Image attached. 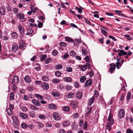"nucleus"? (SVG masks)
I'll return each instance as SVG.
<instances>
[{
    "label": "nucleus",
    "mask_w": 133,
    "mask_h": 133,
    "mask_svg": "<svg viewBox=\"0 0 133 133\" xmlns=\"http://www.w3.org/2000/svg\"><path fill=\"white\" fill-rule=\"evenodd\" d=\"M108 121L107 129L110 131L111 130V126L114 123V119L113 118V115L112 114H109L108 119Z\"/></svg>",
    "instance_id": "obj_1"
},
{
    "label": "nucleus",
    "mask_w": 133,
    "mask_h": 133,
    "mask_svg": "<svg viewBox=\"0 0 133 133\" xmlns=\"http://www.w3.org/2000/svg\"><path fill=\"white\" fill-rule=\"evenodd\" d=\"M12 118L13 121V125L15 128H17L18 127L19 123L18 118L16 116H14L12 117Z\"/></svg>",
    "instance_id": "obj_2"
},
{
    "label": "nucleus",
    "mask_w": 133,
    "mask_h": 133,
    "mask_svg": "<svg viewBox=\"0 0 133 133\" xmlns=\"http://www.w3.org/2000/svg\"><path fill=\"white\" fill-rule=\"evenodd\" d=\"M10 78H9L8 82L10 84H13L14 83H17L19 81V78L18 77L16 76H14L13 78V80H12L11 81V79H10Z\"/></svg>",
    "instance_id": "obj_3"
},
{
    "label": "nucleus",
    "mask_w": 133,
    "mask_h": 133,
    "mask_svg": "<svg viewBox=\"0 0 133 133\" xmlns=\"http://www.w3.org/2000/svg\"><path fill=\"white\" fill-rule=\"evenodd\" d=\"M10 108H6V110L7 111L8 114L11 116L12 114V110H13L14 108V106L13 104H10L9 105Z\"/></svg>",
    "instance_id": "obj_4"
},
{
    "label": "nucleus",
    "mask_w": 133,
    "mask_h": 133,
    "mask_svg": "<svg viewBox=\"0 0 133 133\" xmlns=\"http://www.w3.org/2000/svg\"><path fill=\"white\" fill-rule=\"evenodd\" d=\"M54 119L56 121L59 120L61 119V116L58 113L54 112L53 114Z\"/></svg>",
    "instance_id": "obj_5"
},
{
    "label": "nucleus",
    "mask_w": 133,
    "mask_h": 133,
    "mask_svg": "<svg viewBox=\"0 0 133 133\" xmlns=\"http://www.w3.org/2000/svg\"><path fill=\"white\" fill-rule=\"evenodd\" d=\"M124 109H121L119 111L118 117L120 119L123 118L124 117Z\"/></svg>",
    "instance_id": "obj_6"
},
{
    "label": "nucleus",
    "mask_w": 133,
    "mask_h": 133,
    "mask_svg": "<svg viewBox=\"0 0 133 133\" xmlns=\"http://www.w3.org/2000/svg\"><path fill=\"white\" fill-rule=\"evenodd\" d=\"M110 68H109V72L112 73L114 71L116 65L114 63H111L109 65Z\"/></svg>",
    "instance_id": "obj_7"
},
{
    "label": "nucleus",
    "mask_w": 133,
    "mask_h": 133,
    "mask_svg": "<svg viewBox=\"0 0 133 133\" xmlns=\"http://www.w3.org/2000/svg\"><path fill=\"white\" fill-rule=\"evenodd\" d=\"M17 27L20 34L22 35H23L24 34V30L22 25L21 24L19 25Z\"/></svg>",
    "instance_id": "obj_8"
},
{
    "label": "nucleus",
    "mask_w": 133,
    "mask_h": 133,
    "mask_svg": "<svg viewBox=\"0 0 133 133\" xmlns=\"http://www.w3.org/2000/svg\"><path fill=\"white\" fill-rule=\"evenodd\" d=\"M71 107L74 109H76L78 106V102L76 100H74L70 103Z\"/></svg>",
    "instance_id": "obj_9"
},
{
    "label": "nucleus",
    "mask_w": 133,
    "mask_h": 133,
    "mask_svg": "<svg viewBox=\"0 0 133 133\" xmlns=\"http://www.w3.org/2000/svg\"><path fill=\"white\" fill-rule=\"evenodd\" d=\"M41 86L42 88L44 90H47L49 88V86L48 84L45 82L42 83Z\"/></svg>",
    "instance_id": "obj_10"
},
{
    "label": "nucleus",
    "mask_w": 133,
    "mask_h": 133,
    "mask_svg": "<svg viewBox=\"0 0 133 133\" xmlns=\"http://www.w3.org/2000/svg\"><path fill=\"white\" fill-rule=\"evenodd\" d=\"M92 80L89 79L86 81L84 85L86 87H89L92 84Z\"/></svg>",
    "instance_id": "obj_11"
},
{
    "label": "nucleus",
    "mask_w": 133,
    "mask_h": 133,
    "mask_svg": "<svg viewBox=\"0 0 133 133\" xmlns=\"http://www.w3.org/2000/svg\"><path fill=\"white\" fill-rule=\"evenodd\" d=\"M32 102L36 106H40L41 105L39 101L35 99H33L32 101Z\"/></svg>",
    "instance_id": "obj_12"
},
{
    "label": "nucleus",
    "mask_w": 133,
    "mask_h": 133,
    "mask_svg": "<svg viewBox=\"0 0 133 133\" xmlns=\"http://www.w3.org/2000/svg\"><path fill=\"white\" fill-rule=\"evenodd\" d=\"M20 116L23 119H26L28 117V115L26 114L21 112L19 113Z\"/></svg>",
    "instance_id": "obj_13"
},
{
    "label": "nucleus",
    "mask_w": 133,
    "mask_h": 133,
    "mask_svg": "<svg viewBox=\"0 0 133 133\" xmlns=\"http://www.w3.org/2000/svg\"><path fill=\"white\" fill-rule=\"evenodd\" d=\"M17 18L20 19H23L24 18V14L21 12L18 13L17 15Z\"/></svg>",
    "instance_id": "obj_14"
},
{
    "label": "nucleus",
    "mask_w": 133,
    "mask_h": 133,
    "mask_svg": "<svg viewBox=\"0 0 133 133\" xmlns=\"http://www.w3.org/2000/svg\"><path fill=\"white\" fill-rule=\"evenodd\" d=\"M25 81L27 83H29L31 81V79L30 77L28 75L26 76L24 78Z\"/></svg>",
    "instance_id": "obj_15"
},
{
    "label": "nucleus",
    "mask_w": 133,
    "mask_h": 133,
    "mask_svg": "<svg viewBox=\"0 0 133 133\" xmlns=\"http://www.w3.org/2000/svg\"><path fill=\"white\" fill-rule=\"evenodd\" d=\"M82 96V93L78 91L76 94V97L78 99H80L81 98Z\"/></svg>",
    "instance_id": "obj_16"
},
{
    "label": "nucleus",
    "mask_w": 133,
    "mask_h": 133,
    "mask_svg": "<svg viewBox=\"0 0 133 133\" xmlns=\"http://www.w3.org/2000/svg\"><path fill=\"white\" fill-rule=\"evenodd\" d=\"M48 107L51 109H55L57 108V107L55 105L52 104H49L48 106Z\"/></svg>",
    "instance_id": "obj_17"
},
{
    "label": "nucleus",
    "mask_w": 133,
    "mask_h": 133,
    "mask_svg": "<svg viewBox=\"0 0 133 133\" xmlns=\"http://www.w3.org/2000/svg\"><path fill=\"white\" fill-rule=\"evenodd\" d=\"M95 100V98L94 97H92L91 98L89 99L88 104L89 106H91L94 102Z\"/></svg>",
    "instance_id": "obj_18"
},
{
    "label": "nucleus",
    "mask_w": 133,
    "mask_h": 133,
    "mask_svg": "<svg viewBox=\"0 0 133 133\" xmlns=\"http://www.w3.org/2000/svg\"><path fill=\"white\" fill-rule=\"evenodd\" d=\"M119 52L118 53V55L121 56L123 55H126L127 54V52H126L122 50H119Z\"/></svg>",
    "instance_id": "obj_19"
},
{
    "label": "nucleus",
    "mask_w": 133,
    "mask_h": 133,
    "mask_svg": "<svg viewBox=\"0 0 133 133\" xmlns=\"http://www.w3.org/2000/svg\"><path fill=\"white\" fill-rule=\"evenodd\" d=\"M18 48V45L17 44H13L12 46V50L14 52H15L17 50Z\"/></svg>",
    "instance_id": "obj_20"
},
{
    "label": "nucleus",
    "mask_w": 133,
    "mask_h": 133,
    "mask_svg": "<svg viewBox=\"0 0 133 133\" xmlns=\"http://www.w3.org/2000/svg\"><path fill=\"white\" fill-rule=\"evenodd\" d=\"M92 107H88L87 110V112L85 114V116H88V115L91 113L92 111Z\"/></svg>",
    "instance_id": "obj_21"
},
{
    "label": "nucleus",
    "mask_w": 133,
    "mask_h": 133,
    "mask_svg": "<svg viewBox=\"0 0 133 133\" xmlns=\"http://www.w3.org/2000/svg\"><path fill=\"white\" fill-rule=\"evenodd\" d=\"M25 45V44L24 41H21L19 42L20 48L21 49H23L24 48Z\"/></svg>",
    "instance_id": "obj_22"
},
{
    "label": "nucleus",
    "mask_w": 133,
    "mask_h": 133,
    "mask_svg": "<svg viewBox=\"0 0 133 133\" xmlns=\"http://www.w3.org/2000/svg\"><path fill=\"white\" fill-rule=\"evenodd\" d=\"M5 13V11L3 7H1L0 8V17L1 16V15H4Z\"/></svg>",
    "instance_id": "obj_23"
},
{
    "label": "nucleus",
    "mask_w": 133,
    "mask_h": 133,
    "mask_svg": "<svg viewBox=\"0 0 133 133\" xmlns=\"http://www.w3.org/2000/svg\"><path fill=\"white\" fill-rule=\"evenodd\" d=\"M35 96L36 98L39 100H43L44 98L42 96L38 94H35Z\"/></svg>",
    "instance_id": "obj_24"
},
{
    "label": "nucleus",
    "mask_w": 133,
    "mask_h": 133,
    "mask_svg": "<svg viewBox=\"0 0 133 133\" xmlns=\"http://www.w3.org/2000/svg\"><path fill=\"white\" fill-rule=\"evenodd\" d=\"M120 59H118L117 58V59L118 62L116 63V64L117 68L118 69H119L121 67L122 65V64H121L119 62Z\"/></svg>",
    "instance_id": "obj_25"
},
{
    "label": "nucleus",
    "mask_w": 133,
    "mask_h": 133,
    "mask_svg": "<svg viewBox=\"0 0 133 133\" xmlns=\"http://www.w3.org/2000/svg\"><path fill=\"white\" fill-rule=\"evenodd\" d=\"M65 40L66 41H67L69 42H74L73 40L71 38L66 37H65Z\"/></svg>",
    "instance_id": "obj_26"
},
{
    "label": "nucleus",
    "mask_w": 133,
    "mask_h": 133,
    "mask_svg": "<svg viewBox=\"0 0 133 133\" xmlns=\"http://www.w3.org/2000/svg\"><path fill=\"white\" fill-rule=\"evenodd\" d=\"M63 79L65 81L68 82H71L72 81V78L70 77H65L63 78Z\"/></svg>",
    "instance_id": "obj_27"
},
{
    "label": "nucleus",
    "mask_w": 133,
    "mask_h": 133,
    "mask_svg": "<svg viewBox=\"0 0 133 133\" xmlns=\"http://www.w3.org/2000/svg\"><path fill=\"white\" fill-rule=\"evenodd\" d=\"M79 68H80L82 71H85L86 69V66L85 65H83V66L82 65H79Z\"/></svg>",
    "instance_id": "obj_28"
},
{
    "label": "nucleus",
    "mask_w": 133,
    "mask_h": 133,
    "mask_svg": "<svg viewBox=\"0 0 133 133\" xmlns=\"http://www.w3.org/2000/svg\"><path fill=\"white\" fill-rule=\"evenodd\" d=\"M14 94L13 92H10L9 96V98L10 100H12L14 99Z\"/></svg>",
    "instance_id": "obj_29"
},
{
    "label": "nucleus",
    "mask_w": 133,
    "mask_h": 133,
    "mask_svg": "<svg viewBox=\"0 0 133 133\" xmlns=\"http://www.w3.org/2000/svg\"><path fill=\"white\" fill-rule=\"evenodd\" d=\"M30 107L31 109L34 110H38L39 109L38 108H37V107L32 105H30Z\"/></svg>",
    "instance_id": "obj_30"
},
{
    "label": "nucleus",
    "mask_w": 133,
    "mask_h": 133,
    "mask_svg": "<svg viewBox=\"0 0 133 133\" xmlns=\"http://www.w3.org/2000/svg\"><path fill=\"white\" fill-rule=\"evenodd\" d=\"M52 95L55 97H58L60 95L59 92L57 91L52 92Z\"/></svg>",
    "instance_id": "obj_31"
},
{
    "label": "nucleus",
    "mask_w": 133,
    "mask_h": 133,
    "mask_svg": "<svg viewBox=\"0 0 133 133\" xmlns=\"http://www.w3.org/2000/svg\"><path fill=\"white\" fill-rule=\"evenodd\" d=\"M11 36L14 38L16 39L18 37V35L16 32H14L11 34Z\"/></svg>",
    "instance_id": "obj_32"
},
{
    "label": "nucleus",
    "mask_w": 133,
    "mask_h": 133,
    "mask_svg": "<svg viewBox=\"0 0 133 133\" xmlns=\"http://www.w3.org/2000/svg\"><path fill=\"white\" fill-rule=\"evenodd\" d=\"M60 82V79L55 78L53 79L52 80V82L54 83H59Z\"/></svg>",
    "instance_id": "obj_33"
},
{
    "label": "nucleus",
    "mask_w": 133,
    "mask_h": 133,
    "mask_svg": "<svg viewBox=\"0 0 133 133\" xmlns=\"http://www.w3.org/2000/svg\"><path fill=\"white\" fill-rule=\"evenodd\" d=\"M86 78L85 76H82L80 78V82L82 83L84 82L86 80Z\"/></svg>",
    "instance_id": "obj_34"
},
{
    "label": "nucleus",
    "mask_w": 133,
    "mask_h": 133,
    "mask_svg": "<svg viewBox=\"0 0 133 133\" xmlns=\"http://www.w3.org/2000/svg\"><path fill=\"white\" fill-rule=\"evenodd\" d=\"M62 109L63 110L65 111H68L70 110L69 107L67 106L63 107L62 108Z\"/></svg>",
    "instance_id": "obj_35"
},
{
    "label": "nucleus",
    "mask_w": 133,
    "mask_h": 133,
    "mask_svg": "<svg viewBox=\"0 0 133 133\" xmlns=\"http://www.w3.org/2000/svg\"><path fill=\"white\" fill-rule=\"evenodd\" d=\"M99 95V93L98 91L96 90H95L94 91V97H97Z\"/></svg>",
    "instance_id": "obj_36"
},
{
    "label": "nucleus",
    "mask_w": 133,
    "mask_h": 133,
    "mask_svg": "<svg viewBox=\"0 0 133 133\" xmlns=\"http://www.w3.org/2000/svg\"><path fill=\"white\" fill-rule=\"evenodd\" d=\"M63 67L62 65L59 64L56 65L55 66V69L57 70H59L62 69Z\"/></svg>",
    "instance_id": "obj_37"
},
{
    "label": "nucleus",
    "mask_w": 133,
    "mask_h": 133,
    "mask_svg": "<svg viewBox=\"0 0 133 133\" xmlns=\"http://www.w3.org/2000/svg\"><path fill=\"white\" fill-rule=\"evenodd\" d=\"M72 127L74 130L78 128L77 125L76 124L75 122H74L72 123Z\"/></svg>",
    "instance_id": "obj_38"
},
{
    "label": "nucleus",
    "mask_w": 133,
    "mask_h": 133,
    "mask_svg": "<svg viewBox=\"0 0 133 133\" xmlns=\"http://www.w3.org/2000/svg\"><path fill=\"white\" fill-rule=\"evenodd\" d=\"M33 32V31L31 29H29L28 30V32L26 33L27 35H31Z\"/></svg>",
    "instance_id": "obj_39"
},
{
    "label": "nucleus",
    "mask_w": 133,
    "mask_h": 133,
    "mask_svg": "<svg viewBox=\"0 0 133 133\" xmlns=\"http://www.w3.org/2000/svg\"><path fill=\"white\" fill-rule=\"evenodd\" d=\"M131 96V94L130 92H129L127 94L126 99L127 101H129L130 99Z\"/></svg>",
    "instance_id": "obj_40"
},
{
    "label": "nucleus",
    "mask_w": 133,
    "mask_h": 133,
    "mask_svg": "<svg viewBox=\"0 0 133 133\" xmlns=\"http://www.w3.org/2000/svg\"><path fill=\"white\" fill-rule=\"evenodd\" d=\"M47 56L45 55H42L41 56V60L43 61L47 58Z\"/></svg>",
    "instance_id": "obj_41"
},
{
    "label": "nucleus",
    "mask_w": 133,
    "mask_h": 133,
    "mask_svg": "<svg viewBox=\"0 0 133 133\" xmlns=\"http://www.w3.org/2000/svg\"><path fill=\"white\" fill-rule=\"evenodd\" d=\"M79 116V115L78 113H75L72 116V117L74 119L78 118Z\"/></svg>",
    "instance_id": "obj_42"
},
{
    "label": "nucleus",
    "mask_w": 133,
    "mask_h": 133,
    "mask_svg": "<svg viewBox=\"0 0 133 133\" xmlns=\"http://www.w3.org/2000/svg\"><path fill=\"white\" fill-rule=\"evenodd\" d=\"M75 95V94L73 93H70L68 95V98H71Z\"/></svg>",
    "instance_id": "obj_43"
},
{
    "label": "nucleus",
    "mask_w": 133,
    "mask_h": 133,
    "mask_svg": "<svg viewBox=\"0 0 133 133\" xmlns=\"http://www.w3.org/2000/svg\"><path fill=\"white\" fill-rule=\"evenodd\" d=\"M62 74V73L59 71H58L56 72L55 73V75L56 76L58 77H60Z\"/></svg>",
    "instance_id": "obj_44"
},
{
    "label": "nucleus",
    "mask_w": 133,
    "mask_h": 133,
    "mask_svg": "<svg viewBox=\"0 0 133 133\" xmlns=\"http://www.w3.org/2000/svg\"><path fill=\"white\" fill-rule=\"evenodd\" d=\"M52 61V59L51 58H48L45 61L46 64H48L51 62Z\"/></svg>",
    "instance_id": "obj_45"
},
{
    "label": "nucleus",
    "mask_w": 133,
    "mask_h": 133,
    "mask_svg": "<svg viewBox=\"0 0 133 133\" xmlns=\"http://www.w3.org/2000/svg\"><path fill=\"white\" fill-rule=\"evenodd\" d=\"M42 79L43 80L45 81H49V78L48 76H44L42 77Z\"/></svg>",
    "instance_id": "obj_46"
},
{
    "label": "nucleus",
    "mask_w": 133,
    "mask_h": 133,
    "mask_svg": "<svg viewBox=\"0 0 133 133\" xmlns=\"http://www.w3.org/2000/svg\"><path fill=\"white\" fill-rule=\"evenodd\" d=\"M88 123L87 121L84 122L83 129L84 130H86L87 128Z\"/></svg>",
    "instance_id": "obj_47"
},
{
    "label": "nucleus",
    "mask_w": 133,
    "mask_h": 133,
    "mask_svg": "<svg viewBox=\"0 0 133 133\" xmlns=\"http://www.w3.org/2000/svg\"><path fill=\"white\" fill-rule=\"evenodd\" d=\"M37 124L38 125L37 126H38V127L40 128H42L44 126V125L43 123H42L39 122H37Z\"/></svg>",
    "instance_id": "obj_48"
},
{
    "label": "nucleus",
    "mask_w": 133,
    "mask_h": 133,
    "mask_svg": "<svg viewBox=\"0 0 133 133\" xmlns=\"http://www.w3.org/2000/svg\"><path fill=\"white\" fill-rule=\"evenodd\" d=\"M65 88L67 90H69L72 89V87L71 85H67L66 86Z\"/></svg>",
    "instance_id": "obj_49"
},
{
    "label": "nucleus",
    "mask_w": 133,
    "mask_h": 133,
    "mask_svg": "<svg viewBox=\"0 0 133 133\" xmlns=\"http://www.w3.org/2000/svg\"><path fill=\"white\" fill-rule=\"evenodd\" d=\"M70 124L69 122L67 121H65L63 123V125L64 127L68 126Z\"/></svg>",
    "instance_id": "obj_50"
},
{
    "label": "nucleus",
    "mask_w": 133,
    "mask_h": 133,
    "mask_svg": "<svg viewBox=\"0 0 133 133\" xmlns=\"http://www.w3.org/2000/svg\"><path fill=\"white\" fill-rule=\"evenodd\" d=\"M30 8L32 12L33 13H35L36 12V10L37 9V8H33L34 7L31 6Z\"/></svg>",
    "instance_id": "obj_51"
},
{
    "label": "nucleus",
    "mask_w": 133,
    "mask_h": 133,
    "mask_svg": "<svg viewBox=\"0 0 133 133\" xmlns=\"http://www.w3.org/2000/svg\"><path fill=\"white\" fill-rule=\"evenodd\" d=\"M101 33H102L105 36H107V32L102 29H101Z\"/></svg>",
    "instance_id": "obj_52"
},
{
    "label": "nucleus",
    "mask_w": 133,
    "mask_h": 133,
    "mask_svg": "<svg viewBox=\"0 0 133 133\" xmlns=\"http://www.w3.org/2000/svg\"><path fill=\"white\" fill-rule=\"evenodd\" d=\"M59 44L61 47H66L67 45L65 43L63 42H60Z\"/></svg>",
    "instance_id": "obj_53"
},
{
    "label": "nucleus",
    "mask_w": 133,
    "mask_h": 133,
    "mask_svg": "<svg viewBox=\"0 0 133 133\" xmlns=\"http://www.w3.org/2000/svg\"><path fill=\"white\" fill-rule=\"evenodd\" d=\"M29 115V116L31 117H34L35 116V113L34 112H30Z\"/></svg>",
    "instance_id": "obj_54"
},
{
    "label": "nucleus",
    "mask_w": 133,
    "mask_h": 133,
    "mask_svg": "<svg viewBox=\"0 0 133 133\" xmlns=\"http://www.w3.org/2000/svg\"><path fill=\"white\" fill-rule=\"evenodd\" d=\"M46 126L48 127H52V125L50 122H49L46 124Z\"/></svg>",
    "instance_id": "obj_55"
},
{
    "label": "nucleus",
    "mask_w": 133,
    "mask_h": 133,
    "mask_svg": "<svg viewBox=\"0 0 133 133\" xmlns=\"http://www.w3.org/2000/svg\"><path fill=\"white\" fill-rule=\"evenodd\" d=\"M82 51L83 54L85 56L87 55V54L88 53V51H87L86 50L83 49H82Z\"/></svg>",
    "instance_id": "obj_56"
},
{
    "label": "nucleus",
    "mask_w": 133,
    "mask_h": 133,
    "mask_svg": "<svg viewBox=\"0 0 133 133\" xmlns=\"http://www.w3.org/2000/svg\"><path fill=\"white\" fill-rule=\"evenodd\" d=\"M66 71L69 72H71L72 71V68L71 67H67L66 69Z\"/></svg>",
    "instance_id": "obj_57"
},
{
    "label": "nucleus",
    "mask_w": 133,
    "mask_h": 133,
    "mask_svg": "<svg viewBox=\"0 0 133 133\" xmlns=\"http://www.w3.org/2000/svg\"><path fill=\"white\" fill-rule=\"evenodd\" d=\"M74 85L75 87L76 88H78L79 86V83L77 82H75L74 84Z\"/></svg>",
    "instance_id": "obj_58"
},
{
    "label": "nucleus",
    "mask_w": 133,
    "mask_h": 133,
    "mask_svg": "<svg viewBox=\"0 0 133 133\" xmlns=\"http://www.w3.org/2000/svg\"><path fill=\"white\" fill-rule=\"evenodd\" d=\"M21 109L23 111H26L28 110V108H27L25 106L22 107Z\"/></svg>",
    "instance_id": "obj_59"
},
{
    "label": "nucleus",
    "mask_w": 133,
    "mask_h": 133,
    "mask_svg": "<svg viewBox=\"0 0 133 133\" xmlns=\"http://www.w3.org/2000/svg\"><path fill=\"white\" fill-rule=\"evenodd\" d=\"M9 57L11 59H13L14 57H17V56L16 55H15L13 54H11L9 56Z\"/></svg>",
    "instance_id": "obj_60"
},
{
    "label": "nucleus",
    "mask_w": 133,
    "mask_h": 133,
    "mask_svg": "<svg viewBox=\"0 0 133 133\" xmlns=\"http://www.w3.org/2000/svg\"><path fill=\"white\" fill-rule=\"evenodd\" d=\"M38 117L41 119H44L45 118V116L44 115H39Z\"/></svg>",
    "instance_id": "obj_61"
},
{
    "label": "nucleus",
    "mask_w": 133,
    "mask_h": 133,
    "mask_svg": "<svg viewBox=\"0 0 133 133\" xmlns=\"http://www.w3.org/2000/svg\"><path fill=\"white\" fill-rule=\"evenodd\" d=\"M126 132V133H133V131L130 128H128Z\"/></svg>",
    "instance_id": "obj_62"
},
{
    "label": "nucleus",
    "mask_w": 133,
    "mask_h": 133,
    "mask_svg": "<svg viewBox=\"0 0 133 133\" xmlns=\"http://www.w3.org/2000/svg\"><path fill=\"white\" fill-rule=\"evenodd\" d=\"M12 87L13 90L14 91H16L17 89V87L14 84Z\"/></svg>",
    "instance_id": "obj_63"
},
{
    "label": "nucleus",
    "mask_w": 133,
    "mask_h": 133,
    "mask_svg": "<svg viewBox=\"0 0 133 133\" xmlns=\"http://www.w3.org/2000/svg\"><path fill=\"white\" fill-rule=\"evenodd\" d=\"M28 89L30 91L33 90H34V87L32 86H30L28 87Z\"/></svg>",
    "instance_id": "obj_64"
}]
</instances>
